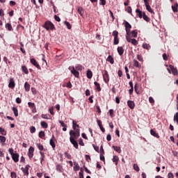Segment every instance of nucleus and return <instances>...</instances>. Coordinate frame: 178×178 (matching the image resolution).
<instances>
[{
    "label": "nucleus",
    "instance_id": "nucleus-1",
    "mask_svg": "<svg viewBox=\"0 0 178 178\" xmlns=\"http://www.w3.org/2000/svg\"><path fill=\"white\" fill-rule=\"evenodd\" d=\"M43 27L46 29V30H54L55 29V25L50 21H46Z\"/></svg>",
    "mask_w": 178,
    "mask_h": 178
},
{
    "label": "nucleus",
    "instance_id": "nucleus-2",
    "mask_svg": "<svg viewBox=\"0 0 178 178\" xmlns=\"http://www.w3.org/2000/svg\"><path fill=\"white\" fill-rule=\"evenodd\" d=\"M75 131H74L73 130H71L70 131V136H74V138H78V137H80V129H74Z\"/></svg>",
    "mask_w": 178,
    "mask_h": 178
},
{
    "label": "nucleus",
    "instance_id": "nucleus-3",
    "mask_svg": "<svg viewBox=\"0 0 178 178\" xmlns=\"http://www.w3.org/2000/svg\"><path fill=\"white\" fill-rule=\"evenodd\" d=\"M130 29H131V25L129 24L128 22H125V30L127 35H130Z\"/></svg>",
    "mask_w": 178,
    "mask_h": 178
},
{
    "label": "nucleus",
    "instance_id": "nucleus-4",
    "mask_svg": "<svg viewBox=\"0 0 178 178\" xmlns=\"http://www.w3.org/2000/svg\"><path fill=\"white\" fill-rule=\"evenodd\" d=\"M103 79L105 83H109V74H108V71L104 70Z\"/></svg>",
    "mask_w": 178,
    "mask_h": 178
},
{
    "label": "nucleus",
    "instance_id": "nucleus-5",
    "mask_svg": "<svg viewBox=\"0 0 178 178\" xmlns=\"http://www.w3.org/2000/svg\"><path fill=\"white\" fill-rule=\"evenodd\" d=\"M70 141L74 145V148H76V149L79 148V143L76 141V140H74V138L70 136Z\"/></svg>",
    "mask_w": 178,
    "mask_h": 178
},
{
    "label": "nucleus",
    "instance_id": "nucleus-6",
    "mask_svg": "<svg viewBox=\"0 0 178 178\" xmlns=\"http://www.w3.org/2000/svg\"><path fill=\"white\" fill-rule=\"evenodd\" d=\"M31 63H32V65H33V66H35V67H37V69H38L39 70H41V66H40L38 63H37V60H35L34 58L31 59Z\"/></svg>",
    "mask_w": 178,
    "mask_h": 178
},
{
    "label": "nucleus",
    "instance_id": "nucleus-7",
    "mask_svg": "<svg viewBox=\"0 0 178 178\" xmlns=\"http://www.w3.org/2000/svg\"><path fill=\"white\" fill-rule=\"evenodd\" d=\"M33 153H34V147L31 146L29 149V153H28L29 159H31V158H33L34 155Z\"/></svg>",
    "mask_w": 178,
    "mask_h": 178
},
{
    "label": "nucleus",
    "instance_id": "nucleus-8",
    "mask_svg": "<svg viewBox=\"0 0 178 178\" xmlns=\"http://www.w3.org/2000/svg\"><path fill=\"white\" fill-rule=\"evenodd\" d=\"M8 87L9 88H15V81H13V78H10Z\"/></svg>",
    "mask_w": 178,
    "mask_h": 178
},
{
    "label": "nucleus",
    "instance_id": "nucleus-9",
    "mask_svg": "<svg viewBox=\"0 0 178 178\" xmlns=\"http://www.w3.org/2000/svg\"><path fill=\"white\" fill-rule=\"evenodd\" d=\"M11 156L14 162H19V154L14 153Z\"/></svg>",
    "mask_w": 178,
    "mask_h": 178
},
{
    "label": "nucleus",
    "instance_id": "nucleus-10",
    "mask_svg": "<svg viewBox=\"0 0 178 178\" xmlns=\"http://www.w3.org/2000/svg\"><path fill=\"white\" fill-rule=\"evenodd\" d=\"M127 105L131 109H134V106H136L134 102L130 100L127 102Z\"/></svg>",
    "mask_w": 178,
    "mask_h": 178
},
{
    "label": "nucleus",
    "instance_id": "nucleus-11",
    "mask_svg": "<svg viewBox=\"0 0 178 178\" xmlns=\"http://www.w3.org/2000/svg\"><path fill=\"white\" fill-rule=\"evenodd\" d=\"M170 68L171 69L172 74H174V76H176L178 74L177 69L175 68L173 65H170Z\"/></svg>",
    "mask_w": 178,
    "mask_h": 178
},
{
    "label": "nucleus",
    "instance_id": "nucleus-12",
    "mask_svg": "<svg viewBox=\"0 0 178 178\" xmlns=\"http://www.w3.org/2000/svg\"><path fill=\"white\" fill-rule=\"evenodd\" d=\"M117 51L120 56H122V55L124 53V49H123V47H118Z\"/></svg>",
    "mask_w": 178,
    "mask_h": 178
},
{
    "label": "nucleus",
    "instance_id": "nucleus-13",
    "mask_svg": "<svg viewBox=\"0 0 178 178\" xmlns=\"http://www.w3.org/2000/svg\"><path fill=\"white\" fill-rule=\"evenodd\" d=\"M136 13H138V17H140V19H143V11H141L140 9L138 8L136 10Z\"/></svg>",
    "mask_w": 178,
    "mask_h": 178
},
{
    "label": "nucleus",
    "instance_id": "nucleus-14",
    "mask_svg": "<svg viewBox=\"0 0 178 178\" xmlns=\"http://www.w3.org/2000/svg\"><path fill=\"white\" fill-rule=\"evenodd\" d=\"M106 60L107 62L111 63V65H113V63H115V60H113V57H112V56H108Z\"/></svg>",
    "mask_w": 178,
    "mask_h": 178
},
{
    "label": "nucleus",
    "instance_id": "nucleus-15",
    "mask_svg": "<svg viewBox=\"0 0 178 178\" xmlns=\"http://www.w3.org/2000/svg\"><path fill=\"white\" fill-rule=\"evenodd\" d=\"M150 134L154 137H156V138H159V135L156 132H155V131H154V129L150 130Z\"/></svg>",
    "mask_w": 178,
    "mask_h": 178
},
{
    "label": "nucleus",
    "instance_id": "nucleus-16",
    "mask_svg": "<svg viewBox=\"0 0 178 178\" xmlns=\"http://www.w3.org/2000/svg\"><path fill=\"white\" fill-rule=\"evenodd\" d=\"M74 172H77L78 170H80V165H79V163L74 162Z\"/></svg>",
    "mask_w": 178,
    "mask_h": 178
},
{
    "label": "nucleus",
    "instance_id": "nucleus-17",
    "mask_svg": "<svg viewBox=\"0 0 178 178\" xmlns=\"http://www.w3.org/2000/svg\"><path fill=\"white\" fill-rule=\"evenodd\" d=\"M12 111H13L15 116H16V117L19 116V111H17V108L13 107Z\"/></svg>",
    "mask_w": 178,
    "mask_h": 178
},
{
    "label": "nucleus",
    "instance_id": "nucleus-18",
    "mask_svg": "<svg viewBox=\"0 0 178 178\" xmlns=\"http://www.w3.org/2000/svg\"><path fill=\"white\" fill-rule=\"evenodd\" d=\"M113 148L114 151H116V152H118V154H120V152H122V150L120 149V147L113 145Z\"/></svg>",
    "mask_w": 178,
    "mask_h": 178
},
{
    "label": "nucleus",
    "instance_id": "nucleus-19",
    "mask_svg": "<svg viewBox=\"0 0 178 178\" xmlns=\"http://www.w3.org/2000/svg\"><path fill=\"white\" fill-rule=\"evenodd\" d=\"M86 76L88 79H92V72L91 70H88L86 73Z\"/></svg>",
    "mask_w": 178,
    "mask_h": 178
},
{
    "label": "nucleus",
    "instance_id": "nucleus-20",
    "mask_svg": "<svg viewBox=\"0 0 178 178\" xmlns=\"http://www.w3.org/2000/svg\"><path fill=\"white\" fill-rule=\"evenodd\" d=\"M40 126H42L43 129H48V124L44 121L40 122Z\"/></svg>",
    "mask_w": 178,
    "mask_h": 178
},
{
    "label": "nucleus",
    "instance_id": "nucleus-21",
    "mask_svg": "<svg viewBox=\"0 0 178 178\" xmlns=\"http://www.w3.org/2000/svg\"><path fill=\"white\" fill-rule=\"evenodd\" d=\"M77 12L79 13V15H81V16H83V14L84 13V9H83L81 7H78Z\"/></svg>",
    "mask_w": 178,
    "mask_h": 178
},
{
    "label": "nucleus",
    "instance_id": "nucleus-22",
    "mask_svg": "<svg viewBox=\"0 0 178 178\" xmlns=\"http://www.w3.org/2000/svg\"><path fill=\"white\" fill-rule=\"evenodd\" d=\"M71 73L72 74H74L75 77H79V76H80V73H79L76 69L73 70Z\"/></svg>",
    "mask_w": 178,
    "mask_h": 178
},
{
    "label": "nucleus",
    "instance_id": "nucleus-23",
    "mask_svg": "<svg viewBox=\"0 0 178 178\" xmlns=\"http://www.w3.org/2000/svg\"><path fill=\"white\" fill-rule=\"evenodd\" d=\"M143 18L145 20V22H148L151 20V19L148 16H147V15H145V13H143Z\"/></svg>",
    "mask_w": 178,
    "mask_h": 178
},
{
    "label": "nucleus",
    "instance_id": "nucleus-24",
    "mask_svg": "<svg viewBox=\"0 0 178 178\" xmlns=\"http://www.w3.org/2000/svg\"><path fill=\"white\" fill-rule=\"evenodd\" d=\"M56 170H58V172H62L63 170V168L62 165H60V164H58L56 165Z\"/></svg>",
    "mask_w": 178,
    "mask_h": 178
},
{
    "label": "nucleus",
    "instance_id": "nucleus-25",
    "mask_svg": "<svg viewBox=\"0 0 178 178\" xmlns=\"http://www.w3.org/2000/svg\"><path fill=\"white\" fill-rule=\"evenodd\" d=\"M76 127L79 128V127H80V126L79 124H77L76 121L73 120L72 121V129H74V130H76Z\"/></svg>",
    "mask_w": 178,
    "mask_h": 178
},
{
    "label": "nucleus",
    "instance_id": "nucleus-26",
    "mask_svg": "<svg viewBox=\"0 0 178 178\" xmlns=\"http://www.w3.org/2000/svg\"><path fill=\"white\" fill-rule=\"evenodd\" d=\"M145 6L148 12H149L150 13H154V11L152 10V8H151V6H149V4H146Z\"/></svg>",
    "mask_w": 178,
    "mask_h": 178
},
{
    "label": "nucleus",
    "instance_id": "nucleus-27",
    "mask_svg": "<svg viewBox=\"0 0 178 178\" xmlns=\"http://www.w3.org/2000/svg\"><path fill=\"white\" fill-rule=\"evenodd\" d=\"M22 72L25 73V74H29V70H27V67L23 65L22 67Z\"/></svg>",
    "mask_w": 178,
    "mask_h": 178
},
{
    "label": "nucleus",
    "instance_id": "nucleus-28",
    "mask_svg": "<svg viewBox=\"0 0 178 178\" xmlns=\"http://www.w3.org/2000/svg\"><path fill=\"white\" fill-rule=\"evenodd\" d=\"M49 144L52 147L53 149H55V147H56V145H55V142H54V139H50Z\"/></svg>",
    "mask_w": 178,
    "mask_h": 178
},
{
    "label": "nucleus",
    "instance_id": "nucleus-29",
    "mask_svg": "<svg viewBox=\"0 0 178 178\" xmlns=\"http://www.w3.org/2000/svg\"><path fill=\"white\" fill-rule=\"evenodd\" d=\"M131 37H133L134 38H136L137 37V30H134L131 32Z\"/></svg>",
    "mask_w": 178,
    "mask_h": 178
},
{
    "label": "nucleus",
    "instance_id": "nucleus-30",
    "mask_svg": "<svg viewBox=\"0 0 178 178\" xmlns=\"http://www.w3.org/2000/svg\"><path fill=\"white\" fill-rule=\"evenodd\" d=\"M6 29H7L8 31H12L13 30L12 25L9 23L6 24Z\"/></svg>",
    "mask_w": 178,
    "mask_h": 178
},
{
    "label": "nucleus",
    "instance_id": "nucleus-31",
    "mask_svg": "<svg viewBox=\"0 0 178 178\" xmlns=\"http://www.w3.org/2000/svg\"><path fill=\"white\" fill-rule=\"evenodd\" d=\"M24 88L26 91H30V84L29 83L26 82L24 83Z\"/></svg>",
    "mask_w": 178,
    "mask_h": 178
},
{
    "label": "nucleus",
    "instance_id": "nucleus-32",
    "mask_svg": "<svg viewBox=\"0 0 178 178\" xmlns=\"http://www.w3.org/2000/svg\"><path fill=\"white\" fill-rule=\"evenodd\" d=\"M118 161H119V157L118 156H113V162H115V165H118Z\"/></svg>",
    "mask_w": 178,
    "mask_h": 178
},
{
    "label": "nucleus",
    "instance_id": "nucleus-33",
    "mask_svg": "<svg viewBox=\"0 0 178 178\" xmlns=\"http://www.w3.org/2000/svg\"><path fill=\"white\" fill-rule=\"evenodd\" d=\"M39 137L40 138H44V137H45V132H44L43 131H40L39 132Z\"/></svg>",
    "mask_w": 178,
    "mask_h": 178
},
{
    "label": "nucleus",
    "instance_id": "nucleus-34",
    "mask_svg": "<svg viewBox=\"0 0 178 178\" xmlns=\"http://www.w3.org/2000/svg\"><path fill=\"white\" fill-rule=\"evenodd\" d=\"M95 87H97V91H101V86L98 82H95L94 83Z\"/></svg>",
    "mask_w": 178,
    "mask_h": 178
},
{
    "label": "nucleus",
    "instance_id": "nucleus-35",
    "mask_svg": "<svg viewBox=\"0 0 178 178\" xmlns=\"http://www.w3.org/2000/svg\"><path fill=\"white\" fill-rule=\"evenodd\" d=\"M143 48H144V49H149V48H151V46H149V44L147 43H143Z\"/></svg>",
    "mask_w": 178,
    "mask_h": 178
},
{
    "label": "nucleus",
    "instance_id": "nucleus-36",
    "mask_svg": "<svg viewBox=\"0 0 178 178\" xmlns=\"http://www.w3.org/2000/svg\"><path fill=\"white\" fill-rule=\"evenodd\" d=\"M36 145L38 148V149H40V151H42L44 149V146L40 143H36Z\"/></svg>",
    "mask_w": 178,
    "mask_h": 178
},
{
    "label": "nucleus",
    "instance_id": "nucleus-37",
    "mask_svg": "<svg viewBox=\"0 0 178 178\" xmlns=\"http://www.w3.org/2000/svg\"><path fill=\"white\" fill-rule=\"evenodd\" d=\"M40 154L41 155L40 163L42 164V161H44V158H45V155H44V153L42 152H40Z\"/></svg>",
    "mask_w": 178,
    "mask_h": 178
},
{
    "label": "nucleus",
    "instance_id": "nucleus-38",
    "mask_svg": "<svg viewBox=\"0 0 178 178\" xmlns=\"http://www.w3.org/2000/svg\"><path fill=\"white\" fill-rule=\"evenodd\" d=\"M0 133L2 136H6V131H5V129L2 127H0Z\"/></svg>",
    "mask_w": 178,
    "mask_h": 178
},
{
    "label": "nucleus",
    "instance_id": "nucleus-39",
    "mask_svg": "<svg viewBox=\"0 0 178 178\" xmlns=\"http://www.w3.org/2000/svg\"><path fill=\"white\" fill-rule=\"evenodd\" d=\"M65 26H67V28L68 30H70L72 29V25H70V23H69L67 21L65 22Z\"/></svg>",
    "mask_w": 178,
    "mask_h": 178
},
{
    "label": "nucleus",
    "instance_id": "nucleus-40",
    "mask_svg": "<svg viewBox=\"0 0 178 178\" xmlns=\"http://www.w3.org/2000/svg\"><path fill=\"white\" fill-rule=\"evenodd\" d=\"M134 169L136 172H140V168L138 167V165H137V164H134Z\"/></svg>",
    "mask_w": 178,
    "mask_h": 178
},
{
    "label": "nucleus",
    "instance_id": "nucleus-41",
    "mask_svg": "<svg viewBox=\"0 0 178 178\" xmlns=\"http://www.w3.org/2000/svg\"><path fill=\"white\" fill-rule=\"evenodd\" d=\"M134 65L135 66V67H140V65L137 60H134Z\"/></svg>",
    "mask_w": 178,
    "mask_h": 178
},
{
    "label": "nucleus",
    "instance_id": "nucleus-42",
    "mask_svg": "<svg viewBox=\"0 0 178 178\" xmlns=\"http://www.w3.org/2000/svg\"><path fill=\"white\" fill-rule=\"evenodd\" d=\"M113 35L114 38H118L119 35V32H118V31H114L113 32Z\"/></svg>",
    "mask_w": 178,
    "mask_h": 178
},
{
    "label": "nucleus",
    "instance_id": "nucleus-43",
    "mask_svg": "<svg viewBox=\"0 0 178 178\" xmlns=\"http://www.w3.org/2000/svg\"><path fill=\"white\" fill-rule=\"evenodd\" d=\"M21 170H22V172H23V173H24V175H29V171L26 168L22 167L21 168Z\"/></svg>",
    "mask_w": 178,
    "mask_h": 178
},
{
    "label": "nucleus",
    "instance_id": "nucleus-44",
    "mask_svg": "<svg viewBox=\"0 0 178 178\" xmlns=\"http://www.w3.org/2000/svg\"><path fill=\"white\" fill-rule=\"evenodd\" d=\"M113 44L114 45H118V44H119V38H114Z\"/></svg>",
    "mask_w": 178,
    "mask_h": 178
},
{
    "label": "nucleus",
    "instance_id": "nucleus-45",
    "mask_svg": "<svg viewBox=\"0 0 178 178\" xmlns=\"http://www.w3.org/2000/svg\"><path fill=\"white\" fill-rule=\"evenodd\" d=\"M1 143H5L6 141V138L5 136H0Z\"/></svg>",
    "mask_w": 178,
    "mask_h": 178
},
{
    "label": "nucleus",
    "instance_id": "nucleus-46",
    "mask_svg": "<svg viewBox=\"0 0 178 178\" xmlns=\"http://www.w3.org/2000/svg\"><path fill=\"white\" fill-rule=\"evenodd\" d=\"M76 70H83V66L81 65H77L75 67Z\"/></svg>",
    "mask_w": 178,
    "mask_h": 178
},
{
    "label": "nucleus",
    "instance_id": "nucleus-47",
    "mask_svg": "<svg viewBox=\"0 0 178 178\" xmlns=\"http://www.w3.org/2000/svg\"><path fill=\"white\" fill-rule=\"evenodd\" d=\"M174 120L175 122H177V123L178 124V112L175 114Z\"/></svg>",
    "mask_w": 178,
    "mask_h": 178
},
{
    "label": "nucleus",
    "instance_id": "nucleus-48",
    "mask_svg": "<svg viewBox=\"0 0 178 178\" xmlns=\"http://www.w3.org/2000/svg\"><path fill=\"white\" fill-rule=\"evenodd\" d=\"M126 40L128 42H131V40H133V39H131V38L130 37V35H127Z\"/></svg>",
    "mask_w": 178,
    "mask_h": 178
},
{
    "label": "nucleus",
    "instance_id": "nucleus-49",
    "mask_svg": "<svg viewBox=\"0 0 178 178\" xmlns=\"http://www.w3.org/2000/svg\"><path fill=\"white\" fill-rule=\"evenodd\" d=\"M65 156L67 158V159H72V155L69 154L67 152H65Z\"/></svg>",
    "mask_w": 178,
    "mask_h": 178
},
{
    "label": "nucleus",
    "instance_id": "nucleus-50",
    "mask_svg": "<svg viewBox=\"0 0 178 178\" xmlns=\"http://www.w3.org/2000/svg\"><path fill=\"white\" fill-rule=\"evenodd\" d=\"M131 42L133 44V45H137L138 44V42H137V40L136 39H132Z\"/></svg>",
    "mask_w": 178,
    "mask_h": 178
},
{
    "label": "nucleus",
    "instance_id": "nucleus-51",
    "mask_svg": "<svg viewBox=\"0 0 178 178\" xmlns=\"http://www.w3.org/2000/svg\"><path fill=\"white\" fill-rule=\"evenodd\" d=\"M10 177H11V178H17V176L16 175V172H12L10 173Z\"/></svg>",
    "mask_w": 178,
    "mask_h": 178
},
{
    "label": "nucleus",
    "instance_id": "nucleus-52",
    "mask_svg": "<svg viewBox=\"0 0 178 178\" xmlns=\"http://www.w3.org/2000/svg\"><path fill=\"white\" fill-rule=\"evenodd\" d=\"M58 122H59V123L60 124V125H61L63 127H67V125H66V124H65V122H63V121L59 120Z\"/></svg>",
    "mask_w": 178,
    "mask_h": 178
},
{
    "label": "nucleus",
    "instance_id": "nucleus-53",
    "mask_svg": "<svg viewBox=\"0 0 178 178\" xmlns=\"http://www.w3.org/2000/svg\"><path fill=\"white\" fill-rule=\"evenodd\" d=\"M79 145H81V147H84V142L83 141L82 138H79Z\"/></svg>",
    "mask_w": 178,
    "mask_h": 178
},
{
    "label": "nucleus",
    "instance_id": "nucleus-54",
    "mask_svg": "<svg viewBox=\"0 0 178 178\" xmlns=\"http://www.w3.org/2000/svg\"><path fill=\"white\" fill-rule=\"evenodd\" d=\"M85 158L88 162H90V161H91V157L88 154L85 155Z\"/></svg>",
    "mask_w": 178,
    "mask_h": 178
},
{
    "label": "nucleus",
    "instance_id": "nucleus-55",
    "mask_svg": "<svg viewBox=\"0 0 178 178\" xmlns=\"http://www.w3.org/2000/svg\"><path fill=\"white\" fill-rule=\"evenodd\" d=\"M79 178H84V175H83V168H81V171L79 172Z\"/></svg>",
    "mask_w": 178,
    "mask_h": 178
},
{
    "label": "nucleus",
    "instance_id": "nucleus-56",
    "mask_svg": "<svg viewBox=\"0 0 178 178\" xmlns=\"http://www.w3.org/2000/svg\"><path fill=\"white\" fill-rule=\"evenodd\" d=\"M35 131V127H31L30 129V132L31 133V134H34Z\"/></svg>",
    "mask_w": 178,
    "mask_h": 178
},
{
    "label": "nucleus",
    "instance_id": "nucleus-57",
    "mask_svg": "<svg viewBox=\"0 0 178 178\" xmlns=\"http://www.w3.org/2000/svg\"><path fill=\"white\" fill-rule=\"evenodd\" d=\"M49 112L51 115H55V113H54V108L53 107H51V108H49Z\"/></svg>",
    "mask_w": 178,
    "mask_h": 178
},
{
    "label": "nucleus",
    "instance_id": "nucleus-58",
    "mask_svg": "<svg viewBox=\"0 0 178 178\" xmlns=\"http://www.w3.org/2000/svg\"><path fill=\"white\" fill-rule=\"evenodd\" d=\"M28 105L30 108H35V104H34V103H31V102H28Z\"/></svg>",
    "mask_w": 178,
    "mask_h": 178
},
{
    "label": "nucleus",
    "instance_id": "nucleus-59",
    "mask_svg": "<svg viewBox=\"0 0 178 178\" xmlns=\"http://www.w3.org/2000/svg\"><path fill=\"white\" fill-rule=\"evenodd\" d=\"M149 102H150V104H154L155 100H154V98H152V97H149Z\"/></svg>",
    "mask_w": 178,
    "mask_h": 178
},
{
    "label": "nucleus",
    "instance_id": "nucleus-60",
    "mask_svg": "<svg viewBox=\"0 0 178 178\" xmlns=\"http://www.w3.org/2000/svg\"><path fill=\"white\" fill-rule=\"evenodd\" d=\"M100 160L103 161V162H105V156L103 154H100Z\"/></svg>",
    "mask_w": 178,
    "mask_h": 178
},
{
    "label": "nucleus",
    "instance_id": "nucleus-61",
    "mask_svg": "<svg viewBox=\"0 0 178 178\" xmlns=\"http://www.w3.org/2000/svg\"><path fill=\"white\" fill-rule=\"evenodd\" d=\"M54 19L56 22H60V17H59L58 15H54Z\"/></svg>",
    "mask_w": 178,
    "mask_h": 178
},
{
    "label": "nucleus",
    "instance_id": "nucleus-62",
    "mask_svg": "<svg viewBox=\"0 0 178 178\" xmlns=\"http://www.w3.org/2000/svg\"><path fill=\"white\" fill-rule=\"evenodd\" d=\"M8 152H9V154H10L11 156L15 154V153H13V148L8 149Z\"/></svg>",
    "mask_w": 178,
    "mask_h": 178
},
{
    "label": "nucleus",
    "instance_id": "nucleus-63",
    "mask_svg": "<svg viewBox=\"0 0 178 178\" xmlns=\"http://www.w3.org/2000/svg\"><path fill=\"white\" fill-rule=\"evenodd\" d=\"M172 9L173 12H175V13L177 12V7H176L175 6H172Z\"/></svg>",
    "mask_w": 178,
    "mask_h": 178
},
{
    "label": "nucleus",
    "instance_id": "nucleus-64",
    "mask_svg": "<svg viewBox=\"0 0 178 178\" xmlns=\"http://www.w3.org/2000/svg\"><path fill=\"white\" fill-rule=\"evenodd\" d=\"M175 175H173V173L169 172L168 173V178H174Z\"/></svg>",
    "mask_w": 178,
    "mask_h": 178
}]
</instances>
